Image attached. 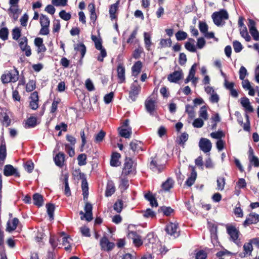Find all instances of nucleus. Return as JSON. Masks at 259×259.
<instances>
[{
  "label": "nucleus",
  "mask_w": 259,
  "mask_h": 259,
  "mask_svg": "<svg viewBox=\"0 0 259 259\" xmlns=\"http://www.w3.org/2000/svg\"><path fill=\"white\" fill-rule=\"evenodd\" d=\"M212 19L214 23L217 26L222 25V21L227 20L229 18V15L227 11L222 9L219 12H215L212 14Z\"/></svg>",
  "instance_id": "obj_1"
},
{
  "label": "nucleus",
  "mask_w": 259,
  "mask_h": 259,
  "mask_svg": "<svg viewBox=\"0 0 259 259\" xmlns=\"http://www.w3.org/2000/svg\"><path fill=\"white\" fill-rule=\"evenodd\" d=\"M91 38L95 43L96 49L100 51V54L98 56L97 60L100 62H103L104 58L107 56V52L102 46V40L94 35H92Z\"/></svg>",
  "instance_id": "obj_2"
},
{
  "label": "nucleus",
  "mask_w": 259,
  "mask_h": 259,
  "mask_svg": "<svg viewBox=\"0 0 259 259\" xmlns=\"http://www.w3.org/2000/svg\"><path fill=\"white\" fill-rule=\"evenodd\" d=\"M100 245L102 250L107 252L111 251L115 247V244L110 242L106 235L103 236L100 239Z\"/></svg>",
  "instance_id": "obj_3"
},
{
  "label": "nucleus",
  "mask_w": 259,
  "mask_h": 259,
  "mask_svg": "<svg viewBox=\"0 0 259 259\" xmlns=\"http://www.w3.org/2000/svg\"><path fill=\"white\" fill-rule=\"evenodd\" d=\"M141 86L138 84L137 80H135L131 84L130 91H129V98L131 99L132 101L134 102L136 100L141 91Z\"/></svg>",
  "instance_id": "obj_4"
},
{
  "label": "nucleus",
  "mask_w": 259,
  "mask_h": 259,
  "mask_svg": "<svg viewBox=\"0 0 259 259\" xmlns=\"http://www.w3.org/2000/svg\"><path fill=\"white\" fill-rule=\"evenodd\" d=\"M208 228L210 233L211 242L215 245L218 243V226L214 223L210 222L207 223Z\"/></svg>",
  "instance_id": "obj_5"
},
{
  "label": "nucleus",
  "mask_w": 259,
  "mask_h": 259,
  "mask_svg": "<svg viewBox=\"0 0 259 259\" xmlns=\"http://www.w3.org/2000/svg\"><path fill=\"white\" fill-rule=\"evenodd\" d=\"M135 170L134 166V161L131 158H126L124 163V166L122 169V174L127 176Z\"/></svg>",
  "instance_id": "obj_6"
},
{
  "label": "nucleus",
  "mask_w": 259,
  "mask_h": 259,
  "mask_svg": "<svg viewBox=\"0 0 259 259\" xmlns=\"http://www.w3.org/2000/svg\"><path fill=\"white\" fill-rule=\"evenodd\" d=\"M127 237L133 240V243L136 247H139L143 244L141 237L136 231H128Z\"/></svg>",
  "instance_id": "obj_7"
},
{
  "label": "nucleus",
  "mask_w": 259,
  "mask_h": 259,
  "mask_svg": "<svg viewBox=\"0 0 259 259\" xmlns=\"http://www.w3.org/2000/svg\"><path fill=\"white\" fill-rule=\"evenodd\" d=\"M178 224L173 223H170L166 226L165 230L166 232L175 238L180 235L179 232L177 231Z\"/></svg>",
  "instance_id": "obj_8"
},
{
  "label": "nucleus",
  "mask_w": 259,
  "mask_h": 259,
  "mask_svg": "<svg viewBox=\"0 0 259 259\" xmlns=\"http://www.w3.org/2000/svg\"><path fill=\"white\" fill-rule=\"evenodd\" d=\"M84 209L85 213L83 214V216H81V220L85 219L88 222H91L93 220V206L92 204L90 202H86Z\"/></svg>",
  "instance_id": "obj_9"
},
{
  "label": "nucleus",
  "mask_w": 259,
  "mask_h": 259,
  "mask_svg": "<svg viewBox=\"0 0 259 259\" xmlns=\"http://www.w3.org/2000/svg\"><path fill=\"white\" fill-rule=\"evenodd\" d=\"M199 146L201 150L204 153H207L210 151L212 145L209 140L202 138L199 141Z\"/></svg>",
  "instance_id": "obj_10"
},
{
  "label": "nucleus",
  "mask_w": 259,
  "mask_h": 259,
  "mask_svg": "<svg viewBox=\"0 0 259 259\" xmlns=\"http://www.w3.org/2000/svg\"><path fill=\"white\" fill-rule=\"evenodd\" d=\"M227 231L230 237V239L236 244H238L239 237V231L236 228L233 226H227Z\"/></svg>",
  "instance_id": "obj_11"
},
{
  "label": "nucleus",
  "mask_w": 259,
  "mask_h": 259,
  "mask_svg": "<svg viewBox=\"0 0 259 259\" xmlns=\"http://www.w3.org/2000/svg\"><path fill=\"white\" fill-rule=\"evenodd\" d=\"M4 175L6 177L14 176L16 177H19L20 174L17 168L11 164L6 165L4 169Z\"/></svg>",
  "instance_id": "obj_12"
},
{
  "label": "nucleus",
  "mask_w": 259,
  "mask_h": 259,
  "mask_svg": "<svg viewBox=\"0 0 259 259\" xmlns=\"http://www.w3.org/2000/svg\"><path fill=\"white\" fill-rule=\"evenodd\" d=\"M259 222V214L254 212L250 213L246 218L243 223L244 226H247L251 224H255Z\"/></svg>",
  "instance_id": "obj_13"
},
{
  "label": "nucleus",
  "mask_w": 259,
  "mask_h": 259,
  "mask_svg": "<svg viewBox=\"0 0 259 259\" xmlns=\"http://www.w3.org/2000/svg\"><path fill=\"white\" fill-rule=\"evenodd\" d=\"M145 106L147 112L151 115H153L155 108V101L150 97H148L145 102Z\"/></svg>",
  "instance_id": "obj_14"
},
{
  "label": "nucleus",
  "mask_w": 259,
  "mask_h": 259,
  "mask_svg": "<svg viewBox=\"0 0 259 259\" xmlns=\"http://www.w3.org/2000/svg\"><path fill=\"white\" fill-rule=\"evenodd\" d=\"M183 76V72L182 70L179 71H175L172 73L169 74L167 76V79L170 82H177Z\"/></svg>",
  "instance_id": "obj_15"
},
{
  "label": "nucleus",
  "mask_w": 259,
  "mask_h": 259,
  "mask_svg": "<svg viewBox=\"0 0 259 259\" xmlns=\"http://www.w3.org/2000/svg\"><path fill=\"white\" fill-rule=\"evenodd\" d=\"M191 167V174L188 177L186 181L185 182V185L188 187H191L194 184L197 178V172L195 170L194 166H190Z\"/></svg>",
  "instance_id": "obj_16"
},
{
  "label": "nucleus",
  "mask_w": 259,
  "mask_h": 259,
  "mask_svg": "<svg viewBox=\"0 0 259 259\" xmlns=\"http://www.w3.org/2000/svg\"><path fill=\"white\" fill-rule=\"evenodd\" d=\"M30 99H31L29 104L30 107L32 110L37 109L38 107V93L36 91L33 92L30 96Z\"/></svg>",
  "instance_id": "obj_17"
},
{
  "label": "nucleus",
  "mask_w": 259,
  "mask_h": 259,
  "mask_svg": "<svg viewBox=\"0 0 259 259\" xmlns=\"http://www.w3.org/2000/svg\"><path fill=\"white\" fill-rule=\"evenodd\" d=\"M117 77L119 79L118 82L120 83H123L125 81V68L122 63L118 64L117 68Z\"/></svg>",
  "instance_id": "obj_18"
},
{
  "label": "nucleus",
  "mask_w": 259,
  "mask_h": 259,
  "mask_svg": "<svg viewBox=\"0 0 259 259\" xmlns=\"http://www.w3.org/2000/svg\"><path fill=\"white\" fill-rule=\"evenodd\" d=\"M7 157V148L5 139L3 138L0 145V163L3 164Z\"/></svg>",
  "instance_id": "obj_19"
},
{
  "label": "nucleus",
  "mask_w": 259,
  "mask_h": 259,
  "mask_svg": "<svg viewBox=\"0 0 259 259\" xmlns=\"http://www.w3.org/2000/svg\"><path fill=\"white\" fill-rule=\"evenodd\" d=\"M243 252L239 254V256L241 257H244L247 255H250L253 250L252 243L250 240L249 242L246 243L243 245Z\"/></svg>",
  "instance_id": "obj_20"
},
{
  "label": "nucleus",
  "mask_w": 259,
  "mask_h": 259,
  "mask_svg": "<svg viewBox=\"0 0 259 259\" xmlns=\"http://www.w3.org/2000/svg\"><path fill=\"white\" fill-rule=\"evenodd\" d=\"M240 104L244 108L245 111L247 112H252L253 109L252 106L250 105V103L248 98L246 97H242L240 99Z\"/></svg>",
  "instance_id": "obj_21"
},
{
  "label": "nucleus",
  "mask_w": 259,
  "mask_h": 259,
  "mask_svg": "<svg viewBox=\"0 0 259 259\" xmlns=\"http://www.w3.org/2000/svg\"><path fill=\"white\" fill-rule=\"evenodd\" d=\"M151 160L149 164L150 169L154 172L158 173L161 172L164 168V166L163 165L158 164L154 158L151 157Z\"/></svg>",
  "instance_id": "obj_22"
},
{
  "label": "nucleus",
  "mask_w": 259,
  "mask_h": 259,
  "mask_svg": "<svg viewBox=\"0 0 259 259\" xmlns=\"http://www.w3.org/2000/svg\"><path fill=\"white\" fill-rule=\"evenodd\" d=\"M131 149L134 152H139L140 151H143L142 149L143 143L139 141L134 140H133L130 144Z\"/></svg>",
  "instance_id": "obj_23"
},
{
  "label": "nucleus",
  "mask_w": 259,
  "mask_h": 259,
  "mask_svg": "<svg viewBox=\"0 0 259 259\" xmlns=\"http://www.w3.org/2000/svg\"><path fill=\"white\" fill-rule=\"evenodd\" d=\"M119 4V1H117L115 3L111 5L109 8L110 17L111 20L117 19V15L116 13L118 10Z\"/></svg>",
  "instance_id": "obj_24"
},
{
  "label": "nucleus",
  "mask_w": 259,
  "mask_h": 259,
  "mask_svg": "<svg viewBox=\"0 0 259 259\" xmlns=\"http://www.w3.org/2000/svg\"><path fill=\"white\" fill-rule=\"evenodd\" d=\"M37 119L34 116H30L25 122H23L25 128H30L35 127L37 125Z\"/></svg>",
  "instance_id": "obj_25"
},
{
  "label": "nucleus",
  "mask_w": 259,
  "mask_h": 259,
  "mask_svg": "<svg viewBox=\"0 0 259 259\" xmlns=\"http://www.w3.org/2000/svg\"><path fill=\"white\" fill-rule=\"evenodd\" d=\"M64 159L65 154L63 152H59L54 158L56 165L60 167L63 166Z\"/></svg>",
  "instance_id": "obj_26"
},
{
  "label": "nucleus",
  "mask_w": 259,
  "mask_h": 259,
  "mask_svg": "<svg viewBox=\"0 0 259 259\" xmlns=\"http://www.w3.org/2000/svg\"><path fill=\"white\" fill-rule=\"evenodd\" d=\"M144 198L148 201L150 202V205L152 207H157L158 202L155 196L149 191L148 193L145 194Z\"/></svg>",
  "instance_id": "obj_27"
},
{
  "label": "nucleus",
  "mask_w": 259,
  "mask_h": 259,
  "mask_svg": "<svg viewBox=\"0 0 259 259\" xmlns=\"http://www.w3.org/2000/svg\"><path fill=\"white\" fill-rule=\"evenodd\" d=\"M118 130L121 137L125 138H129L131 137L132 134V128L131 127H127V128L119 127Z\"/></svg>",
  "instance_id": "obj_28"
},
{
  "label": "nucleus",
  "mask_w": 259,
  "mask_h": 259,
  "mask_svg": "<svg viewBox=\"0 0 259 259\" xmlns=\"http://www.w3.org/2000/svg\"><path fill=\"white\" fill-rule=\"evenodd\" d=\"M142 67V62L140 61H137L132 68L133 75L135 76H137L141 72Z\"/></svg>",
  "instance_id": "obj_29"
},
{
  "label": "nucleus",
  "mask_w": 259,
  "mask_h": 259,
  "mask_svg": "<svg viewBox=\"0 0 259 259\" xmlns=\"http://www.w3.org/2000/svg\"><path fill=\"white\" fill-rule=\"evenodd\" d=\"M120 157V154L117 152H113L111 155L110 160V165L112 166H118L119 165V158Z\"/></svg>",
  "instance_id": "obj_30"
},
{
  "label": "nucleus",
  "mask_w": 259,
  "mask_h": 259,
  "mask_svg": "<svg viewBox=\"0 0 259 259\" xmlns=\"http://www.w3.org/2000/svg\"><path fill=\"white\" fill-rule=\"evenodd\" d=\"M33 201L35 205L38 207L41 206L44 202L43 197L39 193H35L33 195Z\"/></svg>",
  "instance_id": "obj_31"
},
{
  "label": "nucleus",
  "mask_w": 259,
  "mask_h": 259,
  "mask_svg": "<svg viewBox=\"0 0 259 259\" xmlns=\"http://www.w3.org/2000/svg\"><path fill=\"white\" fill-rule=\"evenodd\" d=\"M19 223V220L17 218H15L13 219L12 223L9 221L7 223V230L9 232H12L14 231Z\"/></svg>",
  "instance_id": "obj_32"
},
{
  "label": "nucleus",
  "mask_w": 259,
  "mask_h": 259,
  "mask_svg": "<svg viewBox=\"0 0 259 259\" xmlns=\"http://www.w3.org/2000/svg\"><path fill=\"white\" fill-rule=\"evenodd\" d=\"M81 189L82 191V195L83 197V200H87L89 196V187L88 183L86 180L82 181L81 182Z\"/></svg>",
  "instance_id": "obj_33"
},
{
  "label": "nucleus",
  "mask_w": 259,
  "mask_h": 259,
  "mask_svg": "<svg viewBox=\"0 0 259 259\" xmlns=\"http://www.w3.org/2000/svg\"><path fill=\"white\" fill-rule=\"evenodd\" d=\"M115 191V188L114 184L112 182H109L108 183L106 190L105 192V195L107 197L111 196Z\"/></svg>",
  "instance_id": "obj_34"
},
{
  "label": "nucleus",
  "mask_w": 259,
  "mask_h": 259,
  "mask_svg": "<svg viewBox=\"0 0 259 259\" xmlns=\"http://www.w3.org/2000/svg\"><path fill=\"white\" fill-rule=\"evenodd\" d=\"M159 212H162L164 215L169 216L174 212V210L170 206H162L158 208Z\"/></svg>",
  "instance_id": "obj_35"
},
{
  "label": "nucleus",
  "mask_w": 259,
  "mask_h": 259,
  "mask_svg": "<svg viewBox=\"0 0 259 259\" xmlns=\"http://www.w3.org/2000/svg\"><path fill=\"white\" fill-rule=\"evenodd\" d=\"M63 183L64 184V194L67 196H70L71 194V193L69 186L68 176H64L63 179Z\"/></svg>",
  "instance_id": "obj_36"
},
{
  "label": "nucleus",
  "mask_w": 259,
  "mask_h": 259,
  "mask_svg": "<svg viewBox=\"0 0 259 259\" xmlns=\"http://www.w3.org/2000/svg\"><path fill=\"white\" fill-rule=\"evenodd\" d=\"M123 201L121 199H118L113 205V209L117 213H120L123 209Z\"/></svg>",
  "instance_id": "obj_37"
},
{
  "label": "nucleus",
  "mask_w": 259,
  "mask_h": 259,
  "mask_svg": "<svg viewBox=\"0 0 259 259\" xmlns=\"http://www.w3.org/2000/svg\"><path fill=\"white\" fill-rule=\"evenodd\" d=\"M47 213L51 221L54 220V212L55 211V205L52 203H48L46 205Z\"/></svg>",
  "instance_id": "obj_38"
},
{
  "label": "nucleus",
  "mask_w": 259,
  "mask_h": 259,
  "mask_svg": "<svg viewBox=\"0 0 259 259\" xmlns=\"http://www.w3.org/2000/svg\"><path fill=\"white\" fill-rule=\"evenodd\" d=\"M188 134L187 133L184 132L177 138V143L180 145L184 146L185 143L188 140Z\"/></svg>",
  "instance_id": "obj_39"
},
{
  "label": "nucleus",
  "mask_w": 259,
  "mask_h": 259,
  "mask_svg": "<svg viewBox=\"0 0 259 259\" xmlns=\"http://www.w3.org/2000/svg\"><path fill=\"white\" fill-rule=\"evenodd\" d=\"M10 73H11V82H16L19 78V71H18V70L16 68H14L13 70H11L10 71Z\"/></svg>",
  "instance_id": "obj_40"
},
{
  "label": "nucleus",
  "mask_w": 259,
  "mask_h": 259,
  "mask_svg": "<svg viewBox=\"0 0 259 259\" xmlns=\"http://www.w3.org/2000/svg\"><path fill=\"white\" fill-rule=\"evenodd\" d=\"M75 50L79 51L81 53V59H82L86 53V47L83 43H79L76 45Z\"/></svg>",
  "instance_id": "obj_41"
},
{
  "label": "nucleus",
  "mask_w": 259,
  "mask_h": 259,
  "mask_svg": "<svg viewBox=\"0 0 259 259\" xmlns=\"http://www.w3.org/2000/svg\"><path fill=\"white\" fill-rule=\"evenodd\" d=\"M173 186V181L171 178H168L165 182L163 183L162 187L165 191L169 190Z\"/></svg>",
  "instance_id": "obj_42"
},
{
  "label": "nucleus",
  "mask_w": 259,
  "mask_h": 259,
  "mask_svg": "<svg viewBox=\"0 0 259 259\" xmlns=\"http://www.w3.org/2000/svg\"><path fill=\"white\" fill-rule=\"evenodd\" d=\"M217 189L218 190L222 191L224 189L225 185V179L224 177H220L217 178Z\"/></svg>",
  "instance_id": "obj_43"
},
{
  "label": "nucleus",
  "mask_w": 259,
  "mask_h": 259,
  "mask_svg": "<svg viewBox=\"0 0 259 259\" xmlns=\"http://www.w3.org/2000/svg\"><path fill=\"white\" fill-rule=\"evenodd\" d=\"M240 34L241 36L243 38H244L246 41H250L251 37L247 32V28L246 26H244L243 28L240 29Z\"/></svg>",
  "instance_id": "obj_44"
},
{
  "label": "nucleus",
  "mask_w": 259,
  "mask_h": 259,
  "mask_svg": "<svg viewBox=\"0 0 259 259\" xmlns=\"http://www.w3.org/2000/svg\"><path fill=\"white\" fill-rule=\"evenodd\" d=\"M69 240L71 239L69 236H64L62 238V244L65 246L64 249L66 251H69L71 249Z\"/></svg>",
  "instance_id": "obj_45"
},
{
  "label": "nucleus",
  "mask_w": 259,
  "mask_h": 259,
  "mask_svg": "<svg viewBox=\"0 0 259 259\" xmlns=\"http://www.w3.org/2000/svg\"><path fill=\"white\" fill-rule=\"evenodd\" d=\"M144 36L145 47L148 50H149V48L151 45V36L149 33L145 32L144 33Z\"/></svg>",
  "instance_id": "obj_46"
},
{
  "label": "nucleus",
  "mask_w": 259,
  "mask_h": 259,
  "mask_svg": "<svg viewBox=\"0 0 259 259\" xmlns=\"http://www.w3.org/2000/svg\"><path fill=\"white\" fill-rule=\"evenodd\" d=\"M177 40L181 41L185 40L188 37V34L186 32L179 30L175 34Z\"/></svg>",
  "instance_id": "obj_47"
},
{
  "label": "nucleus",
  "mask_w": 259,
  "mask_h": 259,
  "mask_svg": "<svg viewBox=\"0 0 259 259\" xmlns=\"http://www.w3.org/2000/svg\"><path fill=\"white\" fill-rule=\"evenodd\" d=\"M106 135V133L103 130H101L95 136V142L96 143L101 142Z\"/></svg>",
  "instance_id": "obj_48"
},
{
  "label": "nucleus",
  "mask_w": 259,
  "mask_h": 259,
  "mask_svg": "<svg viewBox=\"0 0 259 259\" xmlns=\"http://www.w3.org/2000/svg\"><path fill=\"white\" fill-rule=\"evenodd\" d=\"M9 30L7 27H3L0 29V38L3 40L8 39Z\"/></svg>",
  "instance_id": "obj_49"
},
{
  "label": "nucleus",
  "mask_w": 259,
  "mask_h": 259,
  "mask_svg": "<svg viewBox=\"0 0 259 259\" xmlns=\"http://www.w3.org/2000/svg\"><path fill=\"white\" fill-rule=\"evenodd\" d=\"M40 23L41 26H49V18L47 16L41 14L40 17Z\"/></svg>",
  "instance_id": "obj_50"
},
{
  "label": "nucleus",
  "mask_w": 259,
  "mask_h": 259,
  "mask_svg": "<svg viewBox=\"0 0 259 259\" xmlns=\"http://www.w3.org/2000/svg\"><path fill=\"white\" fill-rule=\"evenodd\" d=\"M10 75V71H6L5 73L2 74L1 79L3 83L6 84L11 82Z\"/></svg>",
  "instance_id": "obj_51"
},
{
  "label": "nucleus",
  "mask_w": 259,
  "mask_h": 259,
  "mask_svg": "<svg viewBox=\"0 0 259 259\" xmlns=\"http://www.w3.org/2000/svg\"><path fill=\"white\" fill-rule=\"evenodd\" d=\"M36 88V82L33 80H29L26 85V90L27 92L33 91Z\"/></svg>",
  "instance_id": "obj_52"
},
{
  "label": "nucleus",
  "mask_w": 259,
  "mask_h": 259,
  "mask_svg": "<svg viewBox=\"0 0 259 259\" xmlns=\"http://www.w3.org/2000/svg\"><path fill=\"white\" fill-rule=\"evenodd\" d=\"M12 37L14 40H18L21 36V30L19 27H15L12 30Z\"/></svg>",
  "instance_id": "obj_53"
},
{
  "label": "nucleus",
  "mask_w": 259,
  "mask_h": 259,
  "mask_svg": "<svg viewBox=\"0 0 259 259\" xmlns=\"http://www.w3.org/2000/svg\"><path fill=\"white\" fill-rule=\"evenodd\" d=\"M233 47L234 51L237 53L240 52L243 49L242 44L238 40H234L233 42Z\"/></svg>",
  "instance_id": "obj_54"
},
{
  "label": "nucleus",
  "mask_w": 259,
  "mask_h": 259,
  "mask_svg": "<svg viewBox=\"0 0 259 259\" xmlns=\"http://www.w3.org/2000/svg\"><path fill=\"white\" fill-rule=\"evenodd\" d=\"M87 156L85 154H80L77 157L78 164L80 166L87 164Z\"/></svg>",
  "instance_id": "obj_55"
},
{
  "label": "nucleus",
  "mask_w": 259,
  "mask_h": 259,
  "mask_svg": "<svg viewBox=\"0 0 259 259\" xmlns=\"http://www.w3.org/2000/svg\"><path fill=\"white\" fill-rule=\"evenodd\" d=\"M199 29L201 33L204 34L208 31V27L206 22L199 21Z\"/></svg>",
  "instance_id": "obj_56"
},
{
  "label": "nucleus",
  "mask_w": 259,
  "mask_h": 259,
  "mask_svg": "<svg viewBox=\"0 0 259 259\" xmlns=\"http://www.w3.org/2000/svg\"><path fill=\"white\" fill-rule=\"evenodd\" d=\"M186 112H187L190 118H193L195 116V112L194 111L193 107L189 104L186 105Z\"/></svg>",
  "instance_id": "obj_57"
},
{
  "label": "nucleus",
  "mask_w": 259,
  "mask_h": 259,
  "mask_svg": "<svg viewBox=\"0 0 259 259\" xmlns=\"http://www.w3.org/2000/svg\"><path fill=\"white\" fill-rule=\"evenodd\" d=\"M1 123L6 127L9 126L11 124V119L9 117V114L5 115V116L0 120Z\"/></svg>",
  "instance_id": "obj_58"
},
{
  "label": "nucleus",
  "mask_w": 259,
  "mask_h": 259,
  "mask_svg": "<svg viewBox=\"0 0 259 259\" xmlns=\"http://www.w3.org/2000/svg\"><path fill=\"white\" fill-rule=\"evenodd\" d=\"M199 116L204 120H206L208 118V114L205 106H202L199 111Z\"/></svg>",
  "instance_id": "obj_59"
},
{
  "label": "nucleus",
  "mask_w": 259,
  "mask_h": 259,
  "mask_svg": "<svg viewBox=\"0 0 259 259\" xmlns=\"http://www.w3.org/2000/svg\"><path fill=\"white\" fill-rule=\"evenodd\" d=\"M128 186V180L126 178H122L119 184L120 189L125 190L127 189Z\"/></svg>",
  "instance_id": "obj_60"
},
{
  "label": "nucleus",
  "mask_w": 259,
  "mask_h": 259,
  "mask_svg": "<svg viewBox=\"0 0 259 259\" xmlns=\"http://www.w3.org/2000/svg\"><path fill=\"white\" fill-rule=\"evenodd\" d=\"M59 16L64 20L68 21L71 18V14L65 10H62L59 13Z\"/></svg>",
  "instance_id": "obj_61"
},
{
  "label": "nucleus",
  "mask_w": 259,
  "mask_h": 259,
  "mask_svg": "<svg viewBox=\"0 0 259 259\" xmlns=\"http://www.w3.org/2000/svg\"><path fill=\"white\" fill-rule=\"evenodd\" d=\"M143 216L145 218H153L155 217L156 214L154 211L150 208H147L143 214Z\"/></svg>",
  "instance_id": "obj_62"
},
{
  "label": "nucleus",
  "mask_w": 259,
  "mask_h": 259,
  "mask_svg": "<svg viewBox=\"0 0 259 259\" xmlns=\"http://www.w3.org/2000/svg\"><path fill=\"white\" fill-rule=\"evenodd\" d=\"M192 124L194 127L200 128L203 126L204 122L202 119L198 118L193 121Z\"/></svg>",
  "instance_id": "obj_63"
},
{
  "label": "nucleus",
  "mask_w": 259,
  "mask_h": 259,
  "mask_svg": "<svg viewBox=\"0 0 259 259\" xmlns=\"http://www.w3.org/2000/svg\"><path fill=\"white\" fill-rule=\"evenodd\" d=\"M249 163L254 167H259V159L255 156L248 158Z\"/></svg>",
  "instance_id": "obj_64"
}]
</instances>
